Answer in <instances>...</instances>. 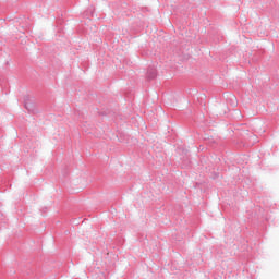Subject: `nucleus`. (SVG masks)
<instances>
[{"label":"nucleus","mask_w":279,"mask_h":279,"mask_svg":"<svg viewBox=\"0 0 279 279\" xmlns=\"http://www.w3.org/2000/svg\"><path fill=\"white\" fill-rule=\"evenodd\" d=\"M24 108L28 110V112H34V104L31 102L29 96L24 97Z\"/></svg>","instance_id":"obj_1"},{"label":"nucleus","mask_w":279,"mask_h":279,"mask_svg":"<svg viewBox=\"0 0 279 279\" xmlns=\"http://www.w3.org/2000/svg\"><path fill=\"white\" fill-rule=\"evenodd\" d=\"M156 69L154 66H149L146 74L147 80H156Z\"/></svg>","instance_id":"obj_2"}]
</instances>
